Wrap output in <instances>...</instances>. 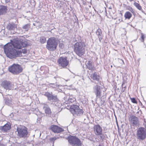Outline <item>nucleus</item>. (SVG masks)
<instances>
[{
	"mask_svg": "<svg viewBox=\"0 0 146 146\" xmlns=\"http://www.w3.org/2000/svg\"><path fill=\"white\" fill-rule=\"evenodd\" d=\"M11 42V43L7 44L4 47V51L6 56L10 58L21 56V52L16 49H20L22 47H25L27 45V42L22 40L17 39L13 40Z\"/></svg>",
	"mask_w": 146,
	"mask_h": 146,
	"instance_id": "nucleus-1",
	"label": "nucleus"
},
{
	"mask_svg": "<svg viewBox=\"0 0 146 146\" xmlns=\"http://www.w3.org/2000/svg\"><path fill=\"white\" fill-rule=\"evenodd\" d=\"M58 45L57 40L54 37L49 38L47 41L46 48L49 50H55Z\"/></svg>",
	"mask_w": 146,
	"mask_h": 146,
	"instance_id": "nucleus-2",
	"label": "nucleus"
},
{
	"mask_svg": "<svg viewBox=\"0 0 146 146\" xmlns=\"http://www.w3.org/2000/svg\"><path fill=\"white\" fill-rule=\"evenodd\" d=\"M84 44L83 42H77L74 46V50L76 54L82 56L84 52Z\"/></svg>",
	"mask_w": 146,
	"mask_h": 146,
	"instance_id": "nucleus-3",
	"label": "nucleus"
},
{
	"mask_svg": "<svg viewBox=\"0 0 146 146\" xmlns=\"http://www.w3.org/2000/svg\"><path fill=\"white\" fill-rule=\"evenodd\" d=\"M9 70L14 74H17L22 72L23 69L20 65L14 64L9 67Z\"/></svg>",
	"mask_w": 146,
	"mask_h": 146,
	"instance_id": "nucleus-4",
	"label": "nucleus"
},
{
	"mask_svg": "<svg viewBox=\"0 0 146 146\" xmlns=\"http://www.w3.org/2000/svg\"><path fill=\"white\" fill-rule=\"evenodd\" d=\"M137 137L138 139L143 140L146 137V128L140 127L138 128L136 133Z\"/></svg>",
	"mask_w": 146,
	"mask_h": 146,
	"instance_id": "nucleus-5",
	"label": "nucleus"
},
{
	"mask_svg": "<svg viewBox=\"0 0 146 146\" xmlns=\"http://www.w3.org/2000/svg\"><path fill=\"white\" fill-rule=\"evenodd\" d=\"M70 110L73 115L80 116L83 113L82 110L79 108V106L77 105H72L70 108Z\"/></svg>",
	"mask_w": 146,
	"mask_h": 146,
	"instance_id": "nucleus-6",
	"label": "nucleus"
},
{
	"mask_svg": "<svg viewBox=\"0 0 146 146\" xmlns=\"http://www.w3.org/2000/svg\"><path fill=\"white\" fill-rule=\"evenodd\" d=\"M18 135L20 137H25L27 136L28 132L26 127L24 126H19L17 128Z\"/></svg>",
	"mask_w": 146,
	"mask_h": 146,
	"instance_id": "nucleus-7",
	"label": "nucleus"
},
{
	"mask_svg": "<svg viewBox=\"0 0 146 146\" xmlns=\"http://www.w3.org/2000/svg\"><path fill=\"white\" fill-rule=\"evenodd\" d=\"M129 121L130 124L133 126H137L139 124V118L134 115H131L129 117Z\"/></svg>",
	"mask_w": 146,
	"mask_h": 146,
	"instance_id": "nucleus-8",
	"label": "nucleus"
},
{
	"mask_svg": "<svg viewBox=\"0 0 146 146\" xmlns=\"http://www.w3.org/2000/svg\"><path fill=\"white\" fill-rule=\"evenodd\" d=\"M68 141L71 144L73 145L79 146L81 144L79 139L75 136H69L68 137Z\"/></svg>",
	"mask_w": 146,
	"mask_h": 146,
	"instance_id": "nucleus-9",
	"label": "nucleus"
},
{
	"mask_svg": "<svg viewBox=\"0 0 146 146\" xmlns=\"http://www.w3.org/2000/svg\"><path fill=\"white\" fill-rule=\"evenodd\" d=\"M59 66L64 67L67 66L68 64L66 57H60L58 60Z\"/></svg>",
	"mask_w": 146,
	"mask_h": 146,
	"instance_id": "nucleus-10",
	"label": "nucleus"
},
{
	"mask_svg": "<svg viewBox=\"0 0 146 146\" xmlns=\"http://www.w3.org/2000/svg\"><path fill=\"white\" fill-rule=\"evenodd\" d=\"M93 92L96 96L97 98H100L102 96V89L98 85L95 86L93 88Z\"/></svg>",
	"mask_w": 146,
	"mask_h": 146,
	"instance_id": "nucleus-11",
	"label": "nucleus"
},
{
	"mask_svg": "<svg viewBox=\"0 0 146 146\" xmlns=\"http://www.w3.org/2000/svg\"><path fill=\"white\" fill-rule=\"evenodd\" d=\"M1 86L6 90H11L12 87L11 83L9 81L4 80L3 81L1 84Z\"/></svg>",
	"mask_w": 146,
	"mask_h": 146,
	"instance_id": "nucleus-12",
	"label": "nucleus"
},
{
	"mask_svg": "<svg viewBox=\"0 0 146 146\" xmlns=\"http://www.w3.org/2000/svg\"><path fill=\"white\" fill-rule=\"evenodd\" d=\"M95 134L96 135H101L102 134V129L99 125H95L94 127Z\"/></svg>",
	"mask_w": 146,
	"mask_h": 146,
	"instance_id": "nucleus-13",
	"label": "nucleus"
},
{
	"mask_svg": "<svg viewBox=\"0 0 146 146\" xmlns=\"http://www.w3.org/2000/svg\"><path fill=\"white\" fill-rule=\"evenodd\" d=\"M11 128L10 123H7L3 126H0V129L3 132H6L9 130Z\"/></svg>",
	"mask_w": 146,
	"mask_h": 146,
	"instance_id": "nucleus-14",
	"label": "nucleus"
},
{
	"mask_svg": "<svg viewBox=\"0 0 146 146\" xmlns=\"http://www.w3.org/2000/svg\"><path fill=\"white\" fill-rule=\"evenodd\" d=\"M50 129L54 133H59L63 131L62 128L55 125H52L50 127Z\"/></svg>",
	"mask_w": 146,
	"mask_h": 146,
	"instance_id": "nucleus-15",
	"label": "nucleus"
},
{
	"mask_svg": "<svg viewBox=\"0 0 146 146\" xmlns=\"http://www.w3.org/2000/svg\"><path fill=\"white\" fill-rule=\"evenodd\" d=\"M44 95L48 98L49 100L52 102H55L56 101V96H53L48 92H46L44 94Z\"/></svg>",
	"mask_w": 146,
	"mask_h": 146,
	"instance_id": "nucleus-16",
	"label": "nucleus"
},
{
	"mask_svg": "<svg viewBox=\"0 0 146 146\" xmlns=\"http://www.w3.org/2000/svg\"><path fill=\"white\" fill-rule=\"evenodd\" d=\"M43 109L45 113L47 114H50L51 113V110L48 106L46 104H44Z\"/></svg>",
	"mask_w": 146,
	"mask_h": 146,
	"instance_id": "nucleus-17",
	"label": "nucleus"
},
{
	"mask_svg": "<svg viewBox=\"0 0 146 146\" xmlns=\"http://www.w3.org/2000/svg\"><path fill=\"white\" fill-rule=\"evenodd\" d=\"M7 29L10 30L14 31L17 28V25L15 24H9L7 27Z\"/></svg>",
	"mask_w": 146,
	"mask_h": 146,
	"instance_id": "nucleus-18",
	"label": "nucleus"
},
{
	"mask_svg": "<svg viewBox=\"0 0 146 146\" xmlns=\"http://www.w3.org/2000/svg\"><path fill=\"white\" fill-rule=\"evenodd\" d=\"M102 31L101 29H98L96 31V34L98 36L99 38V40L101 41L102 38Z\"/></svg>",
	"mask_w": 146,
	"mask_h": 146,
	"instance_id": "nucleus-19",
	"label": "nucleus"
},
{
	"mask_svg": "<svg viewBox=\"0 0 146 146\" xmlns=\"http://www.w3.org/2000/svg\"><path fill=\"white\" fill-rule=\"evenodd\" d=\"M86 66L87 68L89 70H93L94 67L92 65V62L91 61H89L87 63Z\"/></svg>",
	"mask_w": 146,
	"mask_h": 146,
	"instance_id": "nucleus-20",
	"label": "nucleus"
},
{
	"mask_svg": "<svg viewBox=\"0 0 146 146\" xmlns=\"http://www.w3.org/2000/svg\"><path fill=\"white\" fill-rule=\"evenodd\" d=\"M6 7L5 6H0V15L3 14L6 12Z\"/></svg>",
	"mask_w": 146,
	"mask_h": 146,
	"instance_id": "nucleus-21",
	"label": "nucleus"
},
{
	"mask_svg": "<svg viewBox=\"0 0 146 146\" xmlns=\"http://www.w3.org/2000/svg\"><path fill=\"white\" fill-rule=\"evenodd\" d=\"M131 14L129 11H127L125 13L124 15V17L126 19H129L132 17Z\"/></svg>",
	"mask_w": 146,
	"mask_h": 146,
	"instance_id": "nucleus-22",
	"label": "nucleus"
},
{
	"mask_svg": "<svg viewBox=\"0 0 146 146\" xmlns=\"http://www.w3.org/2000/svg\"><path fill=\"white\" fill-rule=\"evenodd\" d=\"M91 77L94 80L98 81L99 80V76L97 75L96 74L94 73L91 75Z\"/></svg>",
	"mask_w": 146,
	"mask_h": 146,
	"instance_id": "nucleus-23",
	"label": "nucleus"
},
{
	"mask_svg": "<svg viewBox=\"0 0 146 146\" xmlns=\"http://www.w3.org/2000/svg\"><path fill=\"white\" fill-rule=\"evenodd\" d=\"M133 5L138 9L139 10H141L142 7L139 3L135 2Z\"/></svg>",
	"mask_w": 146,
	"mask_h": 146,
	"instance_id": "nucleus-24",
	"label": "nucleus"
},
{
	"mask_svg": "<svg viewBox=\"0 0 146 146\" xmlns=\"http://www.w3.org/2000/svg\"><path fill=\"white\" fill-rule=\"evenodd\" d=\"M46 40V38L43 36L40 37V42L42 43H44L45 42Z\"/></svg>",
	"mask_w": 146,
	"mask_h": 146,
	"instance_id": "nucleus-25",
	"label": "nucleus"
},
{
	"mask_svg": "<svg viewBox=\"0 0 146 146\" xmlns=\"http://www.w3.org/2000/svg\"><path fill=\"white\" fill-rule=\"evenodd\" d=\"M75 99L72 96H70L68 99V101L72 103L75 101Z\"/></svg>",
	"mask_w": 146,
	"mask_h": 146,
	"instance_id": "nucleus-26",
	"label": "nucleus"
},
{
	"mask_svg": "<svg viewBox=\"0 0 146 146\" xmlns=\"http://www.w3.org/2000/svg\"><path fill=\"white\" fill-rule=\"evenodd\" d=\"M29 25L27 24L23 26V28L26 31H27L29 28Z\"/></svg>",
	"mask_w": 146,
	"mask_h": 146,
	"instance_id": "nucleus-27",
	"label": "nucleus"
},
{
	"mask_svg": "<svg viewBox=\"0 0 146 146\" xmlns=\"http://www.w3.org/2000/svg\"><path fill=\"white\" fill-rule=\"evenodd\" d=\"M141 41L143 42L144 41V39L145 37L144 36V34L143 33H141Z\"/></svg>",
	"mask_w": 146,
	"mask_h": 146,
	"instance_id": "nucleus-28",
	"label": "nucleus"
},
{
	"mask_svg": "<svg viewBox=\"0 0 146 146\" xmlns=\"http://www.w3.org/2000/svg\"><path fill=\"white\" fill-rule=\"evenodd\" d=\"M127 9L130 11L131 13H134V10L130 6H129L127 8Z\"/></svg>",
	"mask_w": 146,
	"mask_h": 146,
	"instance_id": "nucleus-29",
	"label": "nucleus"
},
{
	"mask_svg": "<svg viewBox=\"0 0 146 146\" xmlns=\"http://www.w3.org/2000/svg\"><path fill=\"white\" fill-rule=\"evenodd\" d=\"M49 85L51 87L54 88H56L58 86L57 85H55L54 84H50Z\"/></svg>",
	"mask_w": 146,
	"mask_h": 146,
	"instance_id": "nucleus-30",
	"label": "nucleus"
},
{
	"mask_svg": "<svg viewBox=\"0 0 146 146\" xmlns=\"http://www.w3.org/2000/svg\"><path fill=\"white\" fill-rule=\"evenodd\" d=\"M131 102L134 103H137V102L135 99L134 98H131Z\"/></svg>",
	"mask_w": 146,
	"mask_h": 146,
	"instance_id": "nucleus-31",
	"label": "nucleus"
},
{
	"mask_svg": "<svg viewBox=\"0 0 146 146\" xmlns=\"http://www.w3.org/2000/svg\"><path fill=\"white\" fill-rule=\"evenodd\" d=\"M57 139V138L55 137L50 139V141L51 142H54V141Z\"/></svg>",
	"mask_w": 146,
	"mask_h": 146,
	"instance_id": "nucleus-32",
	"label": "nucleus"
},
{
	"mask_svg": "<svg viewBox=\"0 0 146 146\" xmlns=\"http://www.w3.org/2000/svg\"><path fill=\"white\" fill-rule=\"evenodd\" d=\"M59 46L60 48H62L64 46V45L62 43H60L59 45Z\"/></svg>",
	"mask_w": 146,
	"mask_h": 146,
	"instance_id": "nucleus-33",
	"label": "nucleus"
},
{
	"mask_svg": "<svg viewBox=\"0 0 146 146\" xmlns=\"http://www.w3.org/2000/svg\"><path fill=\"white\" fill-rule=\"evenodd\" d=\"M22 52L24 54L26 53L27 52V50L26 49H24L22 50Z\"/></svg>",
	"mask_w": 146,
	"mask_h": 146,
	"instance_id": "nucleus-34",
	"label": "nucleus"
},
{
	"mask_svg": "<svg viewBox=\"0 0 146 146\" xmlns=\"http://www.w3.org/2000/svg\"><path fill=\"white\" fill-rule=\"evenodd\" d=\"M5 103L8 105H9V103H10V102H7V101H6L5 102Z\"/></svg>",
	"mask_w": 146,
	"mask_h": 146,
	"instance_id": "nucleus-35",
	"label": "nucleus"
},
{
	"mask_svg": "<svg viewBox=\"0 0 146 146\" xmlns=\"http://www.w3.org/2000/svg\"><path fill=\"white\" fill-rule=\"evenodd\" d=\"M5 0V3H7L10 0Z\"/></svg>",
	"mask_w": 146,
	"mask_h": 146,
	"instance_id": "nucleus-36",
	"label": "nucleus"
},
{
	"mask_svg": "<svg viewBox=\"0 0 146 146\" xmlns=\"http://www.w3.org/2000/svg\"><path fill=\"white\" fill-rule=\"evenodd\" d=\"M129 1L131 2L132 1H133V0H129Z\"/></svg>",
	"mask_w": 146,
	"mask_h": 146,
	"instance_id": "nucleus-37",
	"label": "nucleus"
},
{
	"mask_svg": "<svg viewBox=\"0 0 146 146\" xmlns=\"http://www.w3.org/2000/svg\"><path fill=\"white\" fill-rule=\"evenodd\" d=\"M17 32L18 33H20V32Z\"/></svg>",
	"mask_w": 146,
	"mask_h": 146,
	"instance_id": "nucleus-38",
	"label": "nucleus"
},
{
	"mask_svg": "<svg viewBox=\"0 0 146 146\" xmlns=\"http://www.w3.org/2000/svg\"><path fill=\"white\" fill-rule=\"evenodd\" d=\"M98 146H101V145H99Z\"/></svg>",
	"mask_w": 146,
	"mask_h": 146,
	"instance_id": "nucleus-39",
	"label": "nucleus"
}]
</instances>
